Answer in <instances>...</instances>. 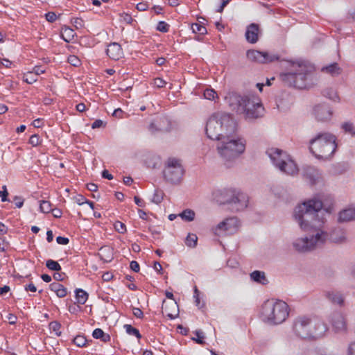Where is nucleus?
<instances>
[{"instance_id":"48","label":"nucleus","mask_w":355,"mask_h":355,"mask_svg":"<svg viewBox=\"0 0 355 355\" xmlns=\"http://www.w3.org/2000/svg\"><path fill=\"white\" fill-rule=\"evenodd\" d=\"M68 62L74 67H78L80 64V60L78 59V58L76 55H69L68 57Z\"/></svg>"},{"instance_id":"14","label":"nucleus","mask_w":355,"mask_h":355,"mask_svg":"<svg viewBox=\"0 0 355 355\" xmlns=\"http://www.w3.org/2000/svg\"><path fill=\"white\" fill-rule=\"evenodd\" d=\"M232 202L230 205L231 209L236 211L245 209L248 205V196L246 193L242 192L239 189H236Z\"/></svg>"},{"instance_id":"50","label":"nucleus","mask_w":355,"mask_h":355,"mask_svg":"<svg viewBox=\"0 0 355 355\" xmlns=\"http://www.w3.org/2000/svg\"><path fill=\"white\" fill-rule=\"evenodd\" d=\"M226 223H227V222H225V220L220 222V223L218 224V225L216 226V229H215V234H219V232L218 231H227L226 230V227H227V225H226Z\"/></svg>"},{"instance_id":"61","label":"nucleus","mask_w":355,"mask_h":355,"mask_svg":"<svg viewBox=\"0 0 355 355\" xmlns=\"http://www.w3.org/2000/svg\"><path fill=\"white\" fill-rule=\"evenodd\" d=\"M136 8L139 11H145L148 9V6L146 3L141 2L137 4Z\"/></svg>"},{"instance_id":"60","label":"nucleus","mask_w":355,"mask_h":355,"mask_svg":"<svg viewBox=\"0 0 355 355\" xmlns=\"http://www.w3.org/2000/svg\"><path fill=\"white\" fill-rule=\"evenodd\" d=\"M347 355H355V341L349 345Z\"/></svg>"},{"instance_id":"43","label":"nucleus","mask_w":355,"mask_h":355,"mask_svg":"<svg viewBox=\"0 0 355 355\" xmlns=\"http://www.w3.org/2000/svg\"><path fill=\"white\" fill-rule=\"evenodd\" d=\"M114 229L120 234H124L126 232V226L121 221H116L114 224Z\"/></svg>"},{"instance_id":"10","label":"nucleus","mask_w":355,"mask_h":355,"mask_svg":"<svg viewBox=\"0 0 355 355\" xmlns=\"http://www.w3.org/2000/svg\"><path fill=\"white\" fill-rule=\"evenodd\" d=\"M163 173L167 182L171 184L180 183L184 174L180 160L174 157L168 158Z\"/></svg>"},{"instance_id":"21","label":"nucleus","mask_w":355,"mask_h":355,"mask_svg":"<svg viewBox=\"0 0 355 355\" xmlns=\"http://www.w3.org/2000/svg\"><path fill=\"white\" fill-rule=\"evenodd\" d=\"M259 31V25L254 23L250 24L247 27V30L245 32V38L246 40L251 44L256 43L258 40V34Z\"/></svg>"},{"instance_id":"32","label":"nucleus","mask_w":355,"mask_h":355,"mask_svg":"<svg viewBox=\"0 0 355 355\" xmlns=\"http://www.w3.org/2000/svg\"><path fill=\"white\" fill-rule=\"evenodd\" d=\"M179 216H180L181 218L185 221L191 222L193 221L195 218V212L191 209H187L180 213Z\"/></svg>"},{"instance_id":"57","label":"nucleus","mask_w":355,"mask_h":355,"mask_svg":"<svg viewBox=\"0 0 355 355\" xmlns=\"http://www.w3.org/2000/svg\"><path fill=\"white\" fill-rule=\"evenodd\" d=\"M62 284H60L59 282H53L49 285V288L51 291L56 293V292L62 287Z\"/></svg>"},{"instance_id":"44","label":"nucleus","mask_w":355,"mask_h":355,"mask_svg":"<svg viewBox=\"0 0 355 355\" xmlns=\"http://www.w3.org/2000/svg\"><path fill=\"white\" fill-rule=\"evenodd\" d=\"M217 94L213 89H206L204 92V96L206 99L214 100Z\"/></svg>"},{"instance_id":"1","label":"nucleus","mask_w":355,"mask_h":355,"mask_svg":"<svg viewBox=\"0 0 355 355\" xmlns=\"http://www.w3.org/2000/svg\"><path fill=\"white\" fill-rule=\"evenodd\" d=\"M225 101L232 110L243 114L247 120H254L264 115V107L259 98L254 95H241L236 92H230L225 96Z\"/></svg>"},{"instance_id":"42","label":"nucleus","mask_w":355,"mask_h":355,"mask_svg":"<svg viewBox=\"0 0 355 355\" xmlns=\"http://www.w3.org/2000/svg\"><path fill=\"white\" fill-rule=\"evenodd\" d=\"M42 143V139L40 136L37 134L33 135L31 136L29 139V144L35 147L40 145Z\"/></svg>"},{"instance_id":"26","label":"nucleus","mask_w":355,"mask_h":355,"mask_svg":"<svg viewBox=\"0 0 355 355\" xmlns=\"http://www.w3.org/2000/svg\"><path fill=\"white\" fill-rule=\"evenodd\" d=\"M322 72L329 73L333 76L338 75L341 72V69L338 66V64L334 62L328 66L323 67L321 69Z\"/></svg>"},{"instance_id":"40","label":"nucleus","mask_w":355,"mask_h":355,"mask_svg":"<svg viewBox=\"0 0 355 355\" xmlns=\"http://www.w3.org/2000/svg\"><path fill=\"white\" fill-rule=\"evenodd\" d=\"M23 80L28 84H33L37 80V78L36 77V75L33 74V72L28 71L24 75Z\"/></svg>"},{"instance_id":"34","label":"nucleus","mask_w":355,"mask_h":355,"mask_svg":"<svg viewBox=\"0 0 355 355\" xmlns=\"http://www.w3.org/2000/svg\"><path fill=\"white\" fill-rule=\"evenodd\" d=\"M322 94L326 98H328L334 101H337L339 99V97L336 92L332 88H327L324 89L322 92Z\"/></svg>"},{"instance_id":"17","label":"nucleus","mask_w":355,"mask_h":355,"mask_svg":"<svg viewBox=\"0 0 355 355\" xmlns=\"http://www.w3.org/2000/svg\"><path fill=\"white\" fill-rule=\"evenodd\" d=\"M310 241L308 236L304 238H298L293 241L292 245L293 249L300 253H305L313 250L310 245Z\"/></svg>"},{"instance_id":"12","label":"nucleus","mask_w":355,"mask_h":355,"mask_svg":"<svg viewBox=\"0 0 355 355\" xmlns=\"http://www.w3.org/2000/svg\"><path fill=\"white\" fill-rule=\"evenodd\" d=\"M248 59L254 62L266 64L279 60V56L277 54L269 53L266 51H260L257 50H248L246 53Z\"/></svg>"},{"instance_id":"27","label":"nucleus","mask_w":355,"mask_h":355,"mask_svg":"<svg viewBox=\"0 0 355 355\" xmlns=\"http://www.w3.org/2000/svg\"><path fill=\"white\" fill-rule=\"evenodd\" d=\"M92 336L95 339H100L104 343H107L110 340L111 337L109 334H105L101 329L96 328L93 331Z\"/></svg>"},{"instance_id":"62","label":"nucleus","mask_w":355,"mask_h":355,"mask_svg":"<svg viewBox=\"0 0 355 355\" xmlns=\"http://www.w3.org/2000/svg\"><path fill=\"white\" fill-rule=\"evenodd\" d=\"M44 69H43L40 66H35L33 68V74L36 75V77H37L38 75L44 73Z\"/></svg>"},{"instance_id":"31","label":"nucleus","mask_w":355,"mask_h":355,"mask_svg":"<svg viewBox=\"0 0 355 355\" xmlns=\"http://www.w3.org/2000/svg\"><path fill=\"white\" fill-rule=\"evenodd\" d=\"M227 227L226 230L229 232L236 231L239 227V220L236 218L232 217L225 220Z\"/></svg>"},{"instance_id":"52","label":"nucleus","mask_w":355,"mask_h":355,"mask_svg":"<svg viewBox=\"0 0 355 355\" xmlns=\"http://www.w3.org/2000/svg\"><path fill=\"white\" fill-rule=\"evenodd\" d=\"M73 200L79 205H82L87 202L85 197L80 194L74 196Z\"/></svg>"},{"instance_id":"9","label":"nucleus","mask_w":355,"mask_h":355,"mask_svg":"<svg viewBox=\"0 0 355 355\" xmlns=\"http://www.w3.org/2000/svg\"><path fill=\"white\" fill-rule=\"evenodd\" d=\"M266 153L272 164L282 173L290 175L297 173V164L286 152L278 148H271L267 150Z\"/></svg>"},{"instance_id":"18","label":"nucleus","mask_w":355,"mask_h":355,"mask_svg":"<svg viewBox=\"0 0 355 355\" xmlns=\"http://www.w3.org/2000/svg\"><path fill=\"white\" fill-rule=\"evenodd\" d=\"M106 53L110 58L114 60H119L123 55L122 48L117 42L110 43L107 46Z\"/></svg>"},{"instance_id":"54","label":"nucleus","mask_w":355,"mask_h":355,"mask_svg":"<svg viewBox=\"0 0 355 355\" xmlns=\"http://www.w3.org/2000/svg\"><path fill=\"white\" fill-rule=\"evenodd\" d=\"M166 84V82L160 78L154 79V85L158 88L164 87Z\"/></svg>"},{"instance_id":"25","label":"nucleus","mask_w":355,"mask_h":355,"mask_svg":"<svg viewBox=\"0 0 355 355\" xmlns=\"http://www.w3.org/2000/svg\"><path fill=\"white\" fill-rule=\"evenodd\" d=\"M251 279L257 283L262 285L268 284V279L266 277L265 273L263 271L254 270L250 274Z\"/></svg>"},{"instance_id":"55","label":"nucleus","mask_w":355,"mask_h":355,"mask_svg":"<svg viewBox=\"0 0 355 355\" xmlns=\"http://www.w3.org/2000/svg\"><path fill=\"white\" fill-rule=\"evenodd\" d=\"M132 313L137 318H144V313L139 308L132 307Z\"/></svg>"},{"instance_id":"33","label":"nucleus","mask_w":355,"mask_h":355,"mask_svg":"<svg viewBox=\"0 0 355 355\" xmlns=\"http://www.w3.org/2000/svg\"><path fill=\"white\" fill-rule=\"evenodd\" d=\"M123 328L128 335L135 336L138 339L141 338V335L139 331L137 329L133 327L131 324H125L123 325Z\"/></svg>"},{"instance_id":"8","label":"nucleus","mask_w":355,"mask_h":355,"mask_svg":"<svg viewBox=\"0 0 355 355\" xmlns=\"http://www.w3.org/2000/svg\"><path fill=\"white\" fill-rule=\"evenodd\" d=\"M313 67L305 64H300L295 71L281 74L282 80L290 87L302 89L309 87V78Z\"/></svg>"},{"instance_id":"28","label":"nucleus","mask_w":355,"mask_h":355,"mask_svg":"<svg viewBox=\"0 0 355 355\" xmlns=\"http://www.w3.org/2000/svg\"><path fill=\"white\" fill-rule=\"evenodd\" d=\"M75 293L76 299L78 304H84L87 302L88 299V294L87 293V292H85L81 288H77L75 291Z\"/></svg>"},{"instance_id":"6","label":"nucleus","mask_w":355,"mask_h":355,"mask_svg":"<svg viewBox=\"0 0 355 355\" xmlns=\"http://www.w3.org/2000/svg\"><path fill=\"white\" fill-rule=\"evenodd\" d=\"M289 314L288 305L282 300H266L262 304L260 318L269 324H279L284 322Z\"/></svg>"},{"instance_id":"47","label":"nucleus","mask_w":355,"mask_h":355,"mask_svg":"<svg viewBox=\"0 0 355 355\" xmlns=\"http://www.w3.org/2000/svg\"><path fill=\"white\" fill-rule=\"evenodd\" d=\"M195 334L197 336V338H193V340H195L197 343L198 344H200V345H202L205 343L203 339H204V334L202 331L200 330H196L195 331Z\"/></svg>"},{"instance_id":"35","label":"nucleus","mask_w":355,"mask_h":355,"mask_svg":"<svg viewBox=\"0 0 355 355\" xmlns=\"http://www.w3.org/2000/svg\"><path fill=\"white\" fill-rule=\"evenodd\" d=\"M92 341V340H88L83 335H77L73 340V343L80 347L86 346L87 343Z\"/></svg>"},{"instance_id":"16","label":"nucleus","mask_w":355,"mask_h":355,"mask_svg":"<svg viewBox=\"0 0 355 355\" xmlns=\"http://www.w3.org/2000/svg\"><path fill=\"white\" fill-rule=\"evenodd\" d=\"M331 322L336 331L342 332L346 331V320L341 313L334 312L331 316Z\"/></svg>"},{"instance_id":"13","label":"nucleus","mask_w":355,"mask_h":355,"mask_svg":"<svg viewBox=\"0 0 355 355\" xmlns=\"http://www.w3.org/2000/svg\"><path fill=\"white\" fill-rule=\"evenodd\" d=\"M171 130V123L170 120L164 116L157 117L154 121L150 123L148 126V130L152 134L159 132H166Z\"/></svg>"},{"instance_id":"23","label":"nucleus","mask_w":355,"mask_h":355,"mask_svg":"<svg viewBox=\"0 0 355 355\" xmlns=\"http://www.w3.org/2000/svg\"><path fill=\"white\" fill-rule=\"evenodd\" d=\"M355 220V208L343 209L339 212L338 222L345 223Z\"/></svg>"},{"instance_id":"22","label":"nucleus","mask_w":355,"mask_h":355,"mask_svg":"<svg viewBox=\"0 0 355 355\" xmlns=\"http://www.w3.org/2000/svg\"><path fill=\"white\" fill-rule=\"evenodd\" d=\"M325 297L333 304L343 306L344 297L341 292L338 291H328L324 293Z\"/></svg>"},{"instance_id":"36","label":"nucleus","mask_w":355,"mask_h":355,"mask_svg":"<svg viewBox=\"0 0 355 355\" xmlns=\"http://www.w3.org/2000/svg\"><path fill=\"white\" fill-rule=\"evenodd\" d=\"M198 237L194 234H189L186 238L185 243L189 248H195L197 245Z\"/></svg>"},{"instance_id":"2","label":"nucleus","mask_w":355,"mask_h":355,"mask_svg":"<svg viewBox=\"0 0 355 355\" xmlns=\"http://www.w3.org/2000/svg\"><path fill=\"white\" fill-rule=\"evenodd\" d=\"M322 208L321 200L315 197L295 207L293 217L303 231H309L317 226V222H325L323 217L319 216Z\"/></svg>"},{"instance_id":"3","label":"nucleus","mask_w":355,"mask_h":355,"mask_svg":"<svg viewBox=\"0 0 355 355\" xmlns=\"http://www.w3.org/2000/svg\"><path fill=\"white\" fill-rule=\"evenodd\" d=\"M236 131V124L229 114L216 113L208 119L205 132L208 138L220 141L222 137L229 134H234Z\"/></svg>"},{"instance_id":"41","label":"nucleus","mask_w":355,"mask_h":355,"mask_svg":"<svg viewBox=\"0 0 355 355\" xmlns=\"http://www.w3.org/2000/svg\"><path fill=\"white\" fill-rule=\"evenodd\" d=\"M60 327H61L60 323L57 322V321L51 322L50 324H49L50 329H51L52 331H55V334L58 336H60L61 335V332L59 331Z\"/></svg>"},{"instance_id":"53","label":"nucleus","mask_w":355,"mask_h":355,"mask_svg":"<svg viewBox=\"0 0 355 355\" xmlns=\"http://www.w3.org/2000/svg\"><path fill=\"white\" fill-rule=\"evenodd\" d=\"M171 306L177 310L175 313H166V316L170 319H174L178 315V306L176 302H173L171 303Z\"/></svg>"},{"instance_id":"46","label":"nucleus","mask_w":355,"mask_h":355,"mask_svg":"<svg viewBox=\"0 0 355 355\" xmlns=\"http://www.w3.org/2000/svg\"><path fill=\"white\" fill-rule=\"evenodd\" d=\"M8 192L7 190V187L6 185L2 187V190L0 191V198H1L2 202H9L10 200L8 198Z\"/></svg>"},{"instance_id":"45","label":"nucleus","mask_w":355,"mask_h":355,"mask_svg":"<svg viewBox=\"0 0 355 355\" xmlns=\"http://www.w3.org/2000/svg\"><path fill=\"white\" fill-rule=\"evenodd\" d=\"M157 30L162 33H167L169 30V25L164 21H160L157 24Z\"/></svg>"},{"instance_id":"29","label":"nucleus","mask_w":355,"mask_h":355,"mask_svg":"<svg viewBox=\"0 0 355 355\" xmlns=\"http://www.w3.org/2000/svg\"><path fill=\"white\" fill-rule=\"evenodd\" d=\"M340 128L345 133L350 134L352 136L355 137V126L352 122H343L340 125Z\"/></svg>"},{"instance_id":"15","label":"nucleus","mask_w":355,"mask_h":355,"mask_svg":"<svg viewBox=\"0 0 355 355\" xmlns=\"http://www.w3.org/2000/svg\"><path fill=\"white\" fill-rule=\"evenodd\" d=\"M313 114L318 121H327L331 119L333 112L327 104H319L314 107Z\"/></svg>"},{"instance_id":"19","label":"nucleus","mask_w":355,"mask_h":355,"mask_svg":"<svg viewBox=\"0 0 355 355\" xmlns=\"http://www.w3.org/2000/svg\"><path fill=\"white\" fill-rule=\"evenodd\" d=\"M303 175L309 180L311 184H314L320 178L321 173L314 166H306L303 168Z\"/></svg>"},{"instance_id":"4","label":"nucleus","mask_w":355,"mask_h":355,"mask_svg":"<svg viewBox=\"0 0 355 355\" xmlns=\"http://www.w3.org/2000/svg\"><path fill=\"white\" fill-rule=\"evenodd\" d=\"M295 334L303 339H318L327 330L326 324L319 318L305 315L297 317L293 324Z\"/></svg>"},{"instance_id":"58","label":"nucleus","mask_w":355,"mask_h":355,"mask_svg":"<svg viewBox=\"0 0 355 355\" xmlns=\"http://www.w3.org/2000/svg\"><path fill=\"white\" fill-rule=\"evenodd\" d=\"M130 269L135 272H138L140 269L139 264L136 261H132L130 263Z\"/></svg>"},{"instance_id":"63","label":"nucleus","mask_w":355,"mask_h":355,"mask_svg":"<svg viewBox=\"0 0 355 355\" xmlns=\"http://www.w3.org/2000/svg\"><path fill=\"white\" fill-rule=\"evenodd\" d=\"M122 17H123V19L124 21H125L127 24H132V22L133 21V19L132 17H131L130 15L129 14H127V13H123L122 15Z\"/></svg>"},{"instance_id":"51","label":"nucleus","mask_w":355,"mask_h":355,"mask_svg":"<svg viewBox=\"0 0 355 355\" xmlns=\"http://www.w3.org/2000/svg\"><path fill=\"white\" fill-rule=\"evenodd\" d=\"M45 18L49 22L53 23L56 20L57 15L53 12H49L45 14Z\"/></svg>"},{"instance_id":"64","label":"nucleus","mask_w":355,"mask_h":355,"mask_svg":"<svg viewBox=\"0 0 355 355\" xmlns=\"http://www.w3.org/2000/svg\"><path fill=\"white\" fill-rule=\"evenodd\" d=\"M103 125V121L101 119L96 120L92 124V128H98Z\"/></svg>"},{"instance_id":"49","label":"nucleus","mask_w":355,"mask_h":355,"mask_svg":"<svg viewBox=\"0 0 355 355\" xmlns=\"http://www.w3.org/2000/svg\"><path fill=\"white\" fill-rule=\"evenodd\" d=\"M13 201L15 202L16 207L21 208L24 205V199L21 196H15L13 198Z\"/></svg>"},{"instance_id":"56","label":"nucleus","mask_w":355,"mask_h":355,"mask_svg":"<svg viewBox=\"0 0 355 355\" xmlns=\"http://www.w3.org/2000/svg\"><path fill=\"white\" fill-rule=\"evenodd\" d=\"M55 294L60 298L64 297L67 294V288L62 285Z\"/></svg>"},{"instance_id":"7","label":"nucleus","mask_w":355,"mask_h":355,"mask_svg":"<svg viewBox=\"0 0 355 355\" xmlns=\"http://www.w3.org/2000/svg\"><path fill=\"white\" fill-rule=\"evenodd\" d=\"M245 149V140L243 138H236L234 134L225 135L218 141L217 150L220 157L225 161H231L238 157Z\"/></svg>"},{"instance_id":"20","label":"nucleus","mask_w":355,"mask_h":355,"mask_svg":"<svg viewBox=\"0 0 355 355\" xmlns=\"http://www.w3.org/2000/svg\"><path fill=\"white\" fill-rule=\"evenodd\" d=\"M236 189H224L220 191L218 201L221 205H229L232 202Z\"/></svg>"},{"instance_id":"39","label":"nucleus","mask_w":355,"mask_h":355,"mask_svg":"<svg viewBox=\"0 0 355 355\" xmlns=\"http://www.w3.org/2000/svg\"><path fill=\"white\" fill-rule=\"evenodd\" d=\"M191 29L194 33H198L200 35H205L207 33V28L204 26L197 23L192 24Z\"/></svg>"},{"instance_id":"30","label":"nucleus","mask_w":355,"mask_h":355,"mask_svg":"<svg viewBox=\"0 0 355 355\" xmlns=\"http://www.w3.org/2000/svg\"><path fill=\"white\" fill-rule=\"evenodd\" d=\"M74 35L75 33L72 28L69 27L62 28V37L65 42H69L71 40H73Z\"/></svg>"},{"instance_id":"24","label":"nucleus","mask_w":355,"mask_h":355,"mask_svg":"<svg viewBox=\"0 0 355 355\" xmlns=\"http://www.w3.org/2000/svg\"><path fill=\"white\" fill-rule=\"evenodd\" d=\"M345 239V233L342 229L337 228L329 233V239L334 243H342Z\"/></svg>"},{"instance_id":"5","label":"nucleus","mask_w":355,"mask_h":355,"mask_svg":"<svg viewBox=\"0 0 355 355\" xmlns=\"http://www.w3.org/2000/svg\"><path fill=\"white\" fill-rule=\"evenodd\" d=\"M336 136L331 133H318L310 140L309 150L317 159L327 160L336 150Z\"/></svg>"},{"instance_id":"11","label":"nucleus","mask_w":355,"mask_h":355,"mask_svg":"<svg viewBox=\"0 0 355 355\" xmlns=\"http://www.w3.org/2000/svg\"><path fill=\"white\" fill-rule=\"evenodd\" d=\"M317 223V226L307 231L309 232L308 237L311 243L310 245L313 250L322 247L329 239V232L324 227V222Z\"/></svg>"},{"instance_id":"59","label":"nucleus","mask_w":355,"mask_h":355,"mask_svg":"<svg viewBox=\"0 0 355 355\" xmlns=\"http://www.w3.org/2000/svg\"><path fill=\"white\" fill-rule=\"evenodd\" d=\"M56 241L58 244H60V245H67L69 242V240L67 237H63V236H59L56 238Z\"/></svg>"},{"instance_id":"37","label":"nucleus","mask_w":355,"mask_h":355,"mask_svg":"<svg viewBox=\"0 0 355 355\" xmlns=\"http://www.w3.org/2000/svg\"><path fill=\"white\" fill-rule=\"evenodd\" d=\"M46 266L51 270L58 272L61 270L60 265L55 261L48 259L46 262Z\"/></svg>"},{"instance_id":"38","label":"nucleus","mask_w":355,"mask_h":355,"mask_svg":"<svg viewBox=\"0 0 355 355\" xmlns=\"http://www.w3.org/2000/svg\"><path fill=\"white\" fill-rule=\"evenodd\" d=\"M40 209L42 213H49L52 211L51 204L46 200H41L40 203Z\"/></svg>"}]
</instances>
